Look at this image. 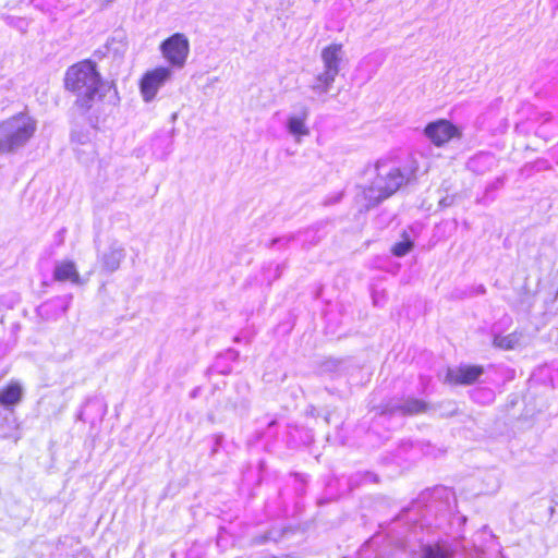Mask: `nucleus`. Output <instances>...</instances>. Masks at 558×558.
<instances>
[{
	"label": "nucleus",
	"mask_w": 558,
	"mask_h": 558,
	"mask_svg": "<svg viewBox=\"0 0 558 558\" xmlns=\"http://www.w3.org/2000/svg\"><path fill=\"white\" fill-rule=\"evenodd\" d=\"M484 374L481 365L460 364L457 367L448 368L446 380L450 384L470 386L475 384Z\"/></svg>",
	"instance_id": "9"
},
{
	"label": "nucleus",
	"mask_w": 558,
	"mask_h": 558,
	"mask_svg": "<svg viewBox=\"0 0 558 558\" xmlns=\"http://www.w3.org/2000/svg\"><path fill=\"white\" fill-rule=\"evenodd\" d=\"M53 279L57 281H71L72 283H80V274L76 266L72 260L57 262L53 269Z\"/></svg>",
	"instance_id": "14"
},
{
	"label": "nucleus",
	"mask_w": 558,
	"mask_h": 558,
	"mask_svg": "<svg viewBox=\"0 0 558 558\" xmlns=\"http://www.w3.org/2000/svg\"><path fill=\"white\" fill-rule=\"evenodd\" d=\"M520 341V336L517 332H511L509 335H495L493 339V344L496 348L502 350H512L514 349Z\"/></svg>",
	"instance_id": "16"
},
{
	"label": "nucleus",
	"mask_w": 558,
	"mask_h": 558,
	"mask_svg": "<svg viewBox=\"0 0 558 558\" xmlns=\"http://www.w3.org/2000/svg\"><path fill=\"white\" fill-rule=\"evenodd\" d=\"M24 396V389L17 381H11L0 389V407L4 412L14 414V409L21 403Z\"/></svg>",
	"instance_id": "12"
},
{
	"label": "nucleus",
	"mask_w": 558,
	"mask_h": 558,
	"mask_svg": "<svg viewBox=\"0 0 558 558\" xmlns=\"http://www.w3.org/2000/svg\"><path fill=\"white\" fill-rule=\"evenodd\" d=\"M0 429H3L1 435L2 438L13 439L14 442H17L20 439L19 434V424L14 414L10 412H1L0 411Z\"/></svg>",
	"instance_id": "15"
},
{
	"label": "nucleus",
	"mask_w": 558,
	"mask_h": 558,
	"mask_svg": "<svg viewBox=\"0 0 558 558\" xmlns=\"http://www.w3.org/2000/svg\"><path fill=\"white\" fill-rule=\"evenodd\" d=\"M504 179L502 178H496L494 179L492 182H489L486 187H485V196L484 198H489L490 201H493V197H489L490 193L492 192H495L499 189H501L504 186Z\"/></svg>",
	"instance_id": "19"
},
{
	"label": "nucleus",
	"mask_w": 558,
	"mask_h": 558,
	"mask_svg": "<svg viewBox=\"0 0 558 558\" xmlns=\"http://www.w3.org/2000/svg\"><path fill=\"white\" fill-rule=\"evenodd\" d=\"M283 268H284V265H277V267H276L277 278L280 277L281 271H282Z\"/></svg>",
	"instance_id": "25"
},
{
	"label": "nucleus",
	"mask_w": 558,
	"mask_h": 558,
	"mask_svg": "<svg viewBox=\"0 0 558 558\" xmlns=\"http://www.w3.org/2000/svg\"><path fill=\"white\" fill-rule=\"evenodd\" d=\"M171 70L160 66L147 72L141 80L140 88L146 102L151 101L158 89L170 78Z\"/></svg>",
	"instance_id": "8"
},
{
	"label": "nucleus",
	"mask_w": 558,
	"mask_h": 558,
	"mask_svg": "<svg viewBox=\"0 0 558 558\" xmlns=\"http://www.w3.org/2000/svg\"><path fill=\"white\" fill-rule=\"evenodd\" d=\"M554 512H555V507H554V506H550V507H549V513H550V515H553V514H554Z\"/></svg>",
	"instance_id": "28"
},
{
	"label": "nucleus",
	"mask_w": 558,
	"mask_h": 558,
	"mask_svg": "<svg viewBox=\"0 0 558 558\" xmlns=\"http://www.w3.org/2000/svg\"><path fill=\"white\" fill-rule=\"evenodd\" d=\"M424 135L435 146H444L452 138H460L462 132L452 122L446 119H438L426 124Z\"/></svg>",
	"instance_id": "6"
},
{
	"label": "nucleus",
	"mask_w": 558,
	"mask_h": 558,
	"mask_svg": "<svg viewBox=\"0 0 558 558\" xmlns=\"http://www.w3.org/2000/svg\"><path fill=\"white\" fill-rule=\"evenodd\" d=\"M72 295L50 299L37 307V314L46 320H54L64 315L71 304Z\"/></svg>",
	"instance_id": "10"
},
{
	"label": "nucleus",
	"mask_w": 558,
	"mask_h": 558,
	"mask_svg": "<svg viewBox=\"0 0 558 558\" xmlns=\"http://www.w3.org/2000/svg\"><path fill=\"white\" fill-rule=\"evenodd\" d=\"M213 439H214V444H213V448H211V454H215L218 452L219 448L222 445L223 436L222 435H214Z\"/></svg>",
	"instance_id": "21"
},
{
	"label": "nucleus",
	"mask_w": 558,
	"mask_h": 558,
	"mask_svg": "<svg viewBox=\"0 0 558 558\" xmlns=\"http://www.w3.org/2000/svg\"><path fill=\"white\" fill-rule=\"evenodd\" d=\"M414 247L413 240L409 236L407 231L402 232V240L395 243L391 247V253L396 257H403Z\"/></svg>",
	"instance_id": "17"
},
{
	"label": "nucleus",
	"mask_w": 558,
	"mask_h": 558,
	"mask_svg": "<svg viewBox=\"0 0 558 558\" xmlns=\"http://www.w3.org/2000/svg\"><path fill=\"white\" fill-rule=\"evenodd\" d=\"M276 425H277V421L275 418L269 421L268 424H267L268 428H272Z\"/></svg>",
	"instance_id": "26"
},
{
	"label": "nucleus",
	"mask_w": 558,
	"mask_h": 558,
	"mask_svg": "<svg viewBox=\"0 0 558 558\" xmlns=\"http://www.w3.org/2000/svg\"><path fill=\"white\" fill-rule=\"evenodd\" d=\"M343 58L344 51L341 44H330L322 50L320 59L324 70L314 77L310 86L316 95H325L330 90L340 72V64Z\"/></svg>",
	"instance_id": "4"
},
{
	"label": "nucleus",
	"mask_w": 558,
	"mask_h": 558,
	"mask_svg": "<svg viewBox=\"0 0 558 558\" xmlns=\"http://www.w3.org/2000/svg\"><path fill=\"white\" fill-rule=\"evenodd\" d=\"M486 288L484 284H477L476 287L472 288V291L470 292V295H482L485 294Z\"/></svg>",
	"instance_id": "24"
},
{
	"label": "nucleus",
	"mask_w": 558,
	"mask_h": 558,
	"mask_svg": "<svg viewBox=\"0 0 558 558\" xmlns=\"http://www.w3.org/2000/svg\"><path fill=\"white\" fill-rule=\"evenodd\" d=\"M160 50L172 65L182 66L186 61L190 44L185 35L175 33L161 43Z\"/></svg>",
	"instance_id": "5"
},
{
	"label": "nucleus",
	"mask_w": 558,
	"mask_h": 558,
	"mask_svg": "<svg viewBox=\"0 0 558 558\" xmlns=\"http://www.w3.org/2000/svg\"><path fill=\"white\" fill-rule=\"evenodd\" d=\"M308 116L310 109L305 105H300L298 111L287 118L286 129L288 133L295 138L308 135L310 129L306 126Z\"/></svg>",
	"instance_id": "11"
},
{
	"label": "nucleus",
	"mask_w": 558,
	"mask_h": 558,
	"mask_svg": "<svg viewBox=\"0 0 558 558\" xmlns=\"http://www.w3.org/2000/svg\"><path fill=\"white\" fill-rule=\"evenodd\" d=\"M454 203V196L453 195H447L445 197H442L440 201H439V206L441 208H446V207H450L452 206Z\"/></svg>",
	"instance_id": "23"
},
{
	"label": "nucleus",
	"mask_w": 558,
	"mask_h": 558,
	"mask_svg": "<svg viewBox=\"0 0 558 558\" xmlns=\"http://www.w3.org/2000/svg\"><path fill=\"white\" fill-rule=\"evenodd\" d=\"M36 121L26 113L0 122V154L15 153L34 135Z\"/></svg>",
	"instance_id": "3"
},
{
	"label": "nucleus",
	"mask_w": 558,
	"mask_h": 558,
	"mask_svg": "<svg viewBox=\"0 0 558 558\" xmlns=\"http://www.w3.org/2000/svg\"><path fill=\"white\" fill-rule=\"evenodd\" d=\"M452 551L440 545H425L421 558H452Z\"/></svg>",
	"instance_id": "18"
},
{
	"label": "nucleus",
	"mask_w": 558,
	"mask_h": 558,
	"mask_svg": "<svg viewBox=\"0 0 558 558\" xmlns=\"http://www.w3.org/2000/svg\"><path fill=\"white\" fill-rule=\"evenodd\" d=\"M99 258L102 269L107 272H113L119 269L121 262L125 258V250L116 241L101 253Z\"/></svg>",
	"instance_id": "13"
},
{
	"label": "nucleus",
	"mask_w": 558,
	"mask_h": 558,
	"mask_svg": "<svg viewBox=\"0 0 558 558\" xmlns=\"http://www.w3.org/2000/svg\"><path fill=\"white\" fill-rule=\"evenodd\" d=\"M427 408V403L417 398H407L400 400L392 399L381 407L380 416L391 417L395 415H415L424 413Z\"/></svg>",
	"instance_id": "7"
},
{
	"label": "nucleus",
	"mask_w": 558,
	"mask_h": 558,
	"mask_svg": "<svg viewBox=\"0 0 558 558\" xmlns=\"http://www.w3.org/2000/svg\"><path fill=\"white\" fill-rule=\"evenodd\" d=\"M64 87L76 97L73 108L81 116H86L98 100L106 99L113 106L120 102L116 85L102 78L96 62L92 60L69 66L64 75Z\"/></svg>",
	"instance_id": "1"
},
{
	"label": "nucleus",
	"mask_w": 558,
	"mask_h": 558,
	"mask_svg": "<svg viewBox=\"0 0 558 558\" xmlns=\"http://www.w3.org/2000/svg\"><path fill=\"white\" fill-rule=\"evenodd\" d=\"M557 296H558V289H557Z\"/></svg>",
	"instance_id": "29"
},
{
	"label": "nucleus",
	"mask_w": 558,
	"mask_h": 558,
	"mask_svg": "<svg viewBox=\"0 0 558 558\" xmlns=\"http://www.w3.org/2000/svg\"><path fill=\"white\" fill-rule=\"evenodd\" d=\"M483 392L486 393L489 397H492L494 395L490 389H484Z\"/></svg>",
	"instance_id": "27"
},
{
	"label": "nucleus",
	"mask_w": 558,
	"mask_h": 558,
	"mask_svg": "<svg viewBox=\"0 0 558 558\" xmlns=\"http://www.w3.org/2000/svg\"><path fill=\"white\" fill-rule=\"evenodd\" d=\"M292 240H293V235H282V236L274 238L270 241L269 247H275L276 245H287Z\"/></svg>",
	"instance_id": "20"
},
{
	"label": "nucleus",
	"mask_w": 558,
	"mask_h": 558,
	"mask_svg": "<svg viewBox=\"0 0 558 558\" xmlns=\"http://www.w3.org/2000/svg\"><path fill=\"white\" fill-rule=\"evenodd\" d=\"M416 170L414 161L398 166L387 160H378L375 165V178L362 191L364 208L368 210L378 206L403 185L411 183L415 180Z\"/></svg>",
	"instance_id": "2"
},
{
	"label": "nucleus",
	"mask_w": 558,
	"mask_h": 558,
	"mask_svg": "<svg viewBox=\"0 0 558 558\" xmlns=\"http://www.w3.org/2000/svg\"><path fill=\"white\" fill-rule=\"evenodd\" d=\"M342 195L343 194L340 192V193H337V194H335L332 196L326 197L325 201H324V205L325 206H329V205H333V204L339 203L341 201V198H342Z\"/></svg>",
	"instance_id": "22"
}]
</instances>
